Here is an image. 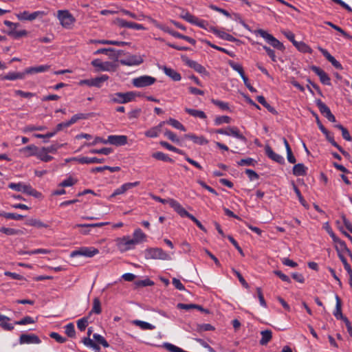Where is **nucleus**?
Masks as SVG:
<instances>
[{
    "label": "nucleus",
    "instance_id": "35",
    "mask_svg": "<svg viewBox=\"0 0 352 352\" xmlns=\"http://www.w3.org/2000/svg\"><path fill=\"white\" fill-rule=\"evenodd\" d=\"M82 342L87 347L91 348L94 352H100V346L94 342L90 338L85 337L82 340Z\"/></svg>",
    "mask_w": 352,
    "mask_h": 352
},
{
    "label": "nucleus",
    "instance_id": "58",
    "mask_svg": "<svg viewBox=\"0 0 352 352\" xmlns=\"http://www.w3.org/2000/svg\"><path fill=\"white\" fill-rule=\"evenodd\" d=\"M93 338L98 344L102 345L104 348H107L109 346V344L107 342V341L101 335L98 334V333H94L93 335Z\"/></svg>",
    "mask_w": 352,
    "mask_h": 352
},
{
    "label": "nucleus",
    "instance_id": "31",
    "mask_svg": "<svg viewBox=\"0 0 352 352\" xmlns=\"http://www.w3.org/2000/svg\"><path fill=\"white\" fill-rule=\"evenodd\" d=\"M163 71L166 76L170 77L174 81H179L182 78L180 74L172 68H169L165 66L163 68Z\"/></svg>",
    "mask_w": 352,
    "mask_h": 352
},
{
    "label": "nucleus",
    "instance_id": "29",
    "mask_svg": "<svg viewBox=\"0 0 352 352\" xmlns=\"http://www.w3.org/2000/svg\"><path fill=\"white\" fill-rule=\"evenodd\" d=\"M146 235L140 228H137L134 230L132 239L136 245L146 241Z\"/></svg>",
    "mask_w": 352,
    "mask_h": 352
},
{
    "label": "nucleus",
    "instance_id": "62",
    "mask_svg": "<svg viewBox=\"0 0 352 352\" xmlns=\"http://www.w3.org/2000/svg\"><path fill=\"white\" fill-rule=\"evenodd\" d=\"M211 102L221 109L226 111L229 110V104L228 102H225L219 100L212 99Z\"/></svg>",
    "mask_w": 352,
    "mask_h": 352
},
{
    "label": "nucleus",
    "instance_id": "59",
    "mask_svg": "<svg viewBox=\"0 0 352 352\" xmlns=\"http://www.w3.org/2000/svg\"><path fill=\"white\" fill-rule=\"evenodd\" d=\"M214 327L210 324H197L196 331L201 333L203 331H214Z\"/></svg>",
    "mask_w": 352,
    "mask_h": 352
},
{
    "label": "nucleus",
    "instance_id": "42",
    "mask_svg": "<svg viewBox=\"0 0 352 352\" xmlns=\"http://www.w3.org/2000/svg\"><path fill=\"white\" fill-rule=\"evenodd\" d=\"M7 34L12 38L17 39L26 36L28 34V32L25 30H16V29L14 30H9Z\"/></svg>",
    "mask_w": 352,
    "mask_h": 352
},
{
    "label": "nucleus",
    "instance_id": "34",
    "mask_svg": "<svg viewBox=\"0 0 352 352\" xmlns=\"http://www.w3.org/2000/svg\"><path fill=\"white\" fill-rule=\"evenodd\" d=\"M187 64L190 67L194 69L199 74H204L207 73L205 67L195 60H188L187 61Z\"/></svg>",
    "mask_w": 352,
    "mask_h": 352
},
{
    "label": "nucleus",
    "instance_id": "64",
    "mask_svg": "<svg viewBox=\"0 0 352 352\" xmlns=\"http://www.w3.org/2000/svg\"><path fill=\"white\" fill-rule=\"evenodd\" d=\"M88 325V319L87 318H82L77 321V327L78 329L82 331H85L86 327Z\"/></svg>",
    "mask_w": 352,
    "mask_h": 352
},
{
    "label": "nucleus",
    "instance_id": "14",
    "mask_svg": "<svg viewBox=\"0 0 352 352\" xmlns=\"http://www.w3.org/2000/svg\"><path fill=\"white\" fill-rule=\"evenodd\" d=\"M19 343L24 344H39L41 343L40 338L35 334H25L23 333L20 336Z\"/></svg>",
    "mask_w": 352,
    "mask_h": 352
},
{
    "label": "nucleus",
    "instance_id": "24",
    "mask_svg": "<svg viewBox=\"0 0 352 352\" xmlns=\"http://www.w3.org/2000/svg\"><path fill=\"white\" fill-rule=\"evenodd\" d=\"M165 124V122H161L158 125L151 128L150 129L145 131L144 134L148 138H156L162 131V126Z\"/></svg>",
    "mask_w": 352,
    "mask_h": 352
},
{
    "label": "nucleus",
    "instance_id": "21",
    "mask_svg": "<svg viewBox=\"0 0 352 352\" xmlns=\"http://www.w3.org/2000/svg\"><path fill=\"white\" fill-rule=\"evenodd\" d=\"M151 21H152V23L154 24V25L156 28H157L158 29H160L165 32L168 33L169 34H170L171 36H173L175 38H180L182 34L171 30L170 28H168V26H166L165 25L160 24L155 19H152Z\"/></svg>",
    "mask_w": 352,
    "mask_h": 352
},
{
    "label": "nucleus",
    "instance_id": "44",
    "mask_svg": "<svg viewBox=\"0 0 352 352\" xmlns=\"http://www.w3.org/2000/svg\"><path fill=\"white\" fill-rule=\"evenodd\" d=\"M228 64L232 67V69H234V71L237 72L240 74V76H241V77L242 78L243 77L246 76L245 75V73H244V71H243V67L240 64L234 63L232 60H230L228 62Z\"/></svg>",
    "mask_w": 352,
    "mask_h": 352
},
{
    "label": "nucleus",
    "instance_id": "50",
    "mask_svg": "<svg viewBox=\"0 0 352 352\" xmlns=\"http://www.w3.org/2000/svg\"><path fill=\"white\" fill-rule=\"evenodd\" d=\"M91 312L96 314H100L102 312L101 303L98 298H95L93 300V307Z\"/></svg>",
    "mask_w": 352,
    "mask_h": 352
},
{
    "label": "nucleus",
    "instance_id": "53",
    "mask_svg": "<svg viewBox=\"0 0 352 352\" xmlns=\"http://www.w3.org/2000/svg\"><path fill=\"white\" fill-rule=\"evenodd\" d=\"M325 23L327 25H329L330 27H331L332 28H333L334 30H336V31L339 32L346 38H351L350 35L346 32H345L343 29H342L340 27L333 24V23L330 22V21H326Z\"/></svg>",
    "mask_w": 352,
    "mask_h": 352
},
{
    "label": "nucleus",
    "instance_id": "56",
    "mask_svg": "<svg viewBox=\"0 0 352 352\" xmlns=\"http://www.w3.org/2000/svg\"><path fill=\"white\" fill-rule=\"evenodd\" d=\"M160 144L161 146H162L163 147L166 148V149H168L169 151H173L175 153H179V154H182V155L184 154V152L182 150H180V149H179V148H177L176 147L172 146L171 144H170L167 142L161 141L160 142Z\"/></svg>",
    "mask_w": 352,
    "mask_h": 352
},
{
    "label": "nucleus",
    "instance_id": "19",
    "mask_svg": "<svg viewBox=\"0 0 352 352\" xmlns=\"http://www.w3.org/2000/svg\"><path fill=\"white\" fill-rule=\"evenodd\" d=\"M320 52L322 54V55L328 60L332 65L338 69H342L343 67L340 63L331 54L325 49L322 47H319Z\"/></svg>",
    "mask_w": 352,
    "mask_h": 352
},
{
    "label": "nucleus",
    "instance_id": "37",
    "mask_svg": "<svg viewBox=\"0 0 352 352\" xmlns=\"http://www.w3.org/2000/svg\"><path fill=\"white\" fill-rule=\"evenodd\" d=\"M256 100L260 104L265 107L272 114L276 115L278 113L277 111L269 103L267 102L265 98L263 96H258L256 97Z\"/></svg>",
    "mask_w": 352,
    "mask_h": 352
},
{
    "label": "nucleus",
    "instance_id": "18",
    "mask_svg": "<svg viewBox=\"0 0 352 352\" xmlns=\"http://www.w3.org/2000/svg\"><path fill=\"white\" fill-rule=\"evenodd\" d=\"M265 151L267 156L271 160L280 164H283L285 163L283 157L279 154L276 153L270 146L267 145L265 146Z\"/></svg>",
    "mask_w": 352,
    "mask_h": 352
},
{
    "label": "nucleus",
    "instance_id": "4",
    "mask_svg": "<svg viewBox=\"0 0 352 352\" xmlns=\"http://www.w3.org/2000/svg\"><path fill=\"white\" fill-rule=\"evenodd\" d=\"M145 258L146 259L170 260L168 254L160 248H150L145 250Z\"/></svg>",
    "mask_w": 352,
    "mask_h": 352
},
{
    "label": "nucleus",
    "instance_id": "47",
    "mask_svg": "<svg viewBox=\"0 0 352 352\" xmlns=\"http://www.w3.org/2000/svg\"><path fill=\"white\" fill-rule=\"evenodd\" d=\"M22 192L26 193L27 195L34 196L35 197H38L40 195V193L38 192L35 189L32 188L30 185L23 184Z\"/></svg>",
    "mask_w": 352,
    "mask_h": 352
},
{
    "label": "nucleus",
    "instance_id": "17",
    "mask_svg": "<svg viewBox=\"0 0 352 352\" xmlns=\"http://www.w3.org/2000/svg\"><path fill=\"white\" fill-rule=\"evenodd\" d=\"M210 30L213 32L215 35H217L218 37L231 42H240V41L236 38H234L231 34H229L223 31H220L215 28L210 27Z\"/></svg>",
    "mask_w": 352,
    "mask_h": 352
},
{
    "label": "nucleus",
    "instance_id": "33",
    "mask_svg": "<svg viewBox=\"0 0 352 352\" xmlns=\"http://www.w3.org/2000/svg\"><path fill=\"white\" fill-rule=\"evenodd\" d=\"M307 168L301 163L294 165L293 167V174L295 176H305L307 175Z\"/></svg>",
    "mask_w": 352,
    "mask_h": 352
},
{
    "label": "nucleus",
    "instance_id": "30",
    "mask_svg": "<svg viewBox=\"0 0 352 352\" xmlns=\"http://www.w3.org/2000/svg\"><path fill=\"white\" fill-rule=\"evenodd\" d=\"M325 135L327 140L344 155H348V153L345 151L337 142L334 140L333 136L326 129L325 133H322Z\"/></svg>",
    "mask_w": 352,
    "mask_h": 352
},
{
    "label": "nucleus",
    "instance_id": "61",
    "mask_svg": "<svg viewBox=\"0 0 352 352\" xmlns=\"http://www.w3.org/2000/svg\"><path fill=\"white\" fill-rule=\"evenodd\" d=\"M231 122V118L228 116H218L214 119V124L220 125L223 123L228 124Z\"/></svg>",
    "mask_w": 352,
    "mask_h": 352
},
{
    "label": "nucleus",
    "instance_id": "11",
    "mask_svg": "<svg viewBox=\"0 0 352 352\" xmlns=\"http://www.w3.org/2000/svg\"><path fill=\"white\" fill-rule=\"evenodd\" d=\"M316 105L320 110V112L327 118V119L332 122H335L336 118L332 114L330 109L320 99L316 101Z\"/></svg>",
    "mask_w": 352,
    "mask_h": 352
},
{
    "label": "nucleus",
    "instance_id": "20",
    "mask_svg": "<svg viewBox=\"0 0 352 352\" xmlns=\"http://www.w3.org/2000/svg\"><path fill=\"white\" fill-rule=\"evenodd\" d=\"M21 154H22L24 157H28L30 156H36L37 153L38 152V148L34 144L28 145L25 147H23L19 150Z\"/></svg>",
    "mask_w": 352,
    "mask_h": 352
},
{
    "label": "nucleus",
    "instance_id": "38",
    "mask_svg": "<svg viewBox=\"0 0 352 352\" xmlns=\"http://www.w3.org/2000/svg\"><path fill=\"white\" fill-rule=\"evenodd\" d=\"M185 111L187 113H188L189 115H190L195 118H199L201 119L206 118V113L203 111H201V110L186 108Z\"/></svg>",
    "mask_w": 352,
    "mask_h": 352
},
{
    "label": "nucleus",
    "instance_id": "52",
    "mask_svg": "<svg viewBox=\"0 0 352 352\" xmlns=\"http://www.w3.org/2000/svg\"><path fill=\"white\" fill-rule=\"evenodd\" d=\"M0 216L3 217L6 219H10L14 220H21L24 217V216L21 214L5 212L0 213Z\"/></svg>",
    "mask_w": 352,
    "mask_h": 352
},
{
    "label": "nucleus",
    "instance_id": "8",
    "mask_svg": "<svg viewBox=\"0 0 352 352\" xmlns=\"http://www.w3.org/2000/svg\"><path fill=\"white\" fill-rule=\"evenodd\" d=\"M156 82V78L150 76H141L133 79L132 84L135 87L150 86Z\"/></svg>",
    "mask_w": 352,
    "mask_h": 352
},
{
    "label": "nucleus",
    "instance_id": "25",
    "mask_svg": "<svg viewBox=\"0 0 352 352\" xmlns=\"http://www.w3.org/2000/svg\"><path fill=\"white\" fill-rule=\"evenodd\" d=\"M74 160L77 161L80 164H94V163H103L104 162V159L103 158H97V157H74Z\"/></svg>",
    "mask_w": 352,
    "mask_h": 352
},
{
    "label": "nucleus",
    "instance_id": "57",
    "mask_svg": "<svg viewBox=\"0 0 352 352\" xmlns=\"http://www.w3.org/2000/svg\"><path fill=\"white\" fill-rule=\"evenodd\" d=\"M63 146H64V144H52L49 146L43 147L42 148L43 149V151H45L47 153H56V151L58 148H61Z\"/></svg>",
    "mask_w": 352,
    "mask_h": 352
},
{
    "label": "nucleus",
    "instance_id": "28",
    "mask_svg": "<svg viewBox=\"0 0 352 352\" xmlns=\"http://www.w3.org/2000/svg\"><path fill=\"white\" fill-rule=\"evenodd\" d=\"M119 25L122 28H128L138 30H144V28L142 24L136 23L134 22L126 21L124 19L119 20Z\"/></svg>",
    "mask_w": 352,
    "mask_h": 352
},
{
    "label": "nucleus",
    "instance_id": "46",
    "mask_svg": "<svg viewBox=\"0 0 352 352\" xmlns=\"http://www.w3.org/2000/svg\"><path fill=\"white\" fill-rule=\"evenodd\" d=\"M166 122L177 129L181 130L182 131H186V127L178 120L174 118H169Z\"/></svg>",
    "mask_w": 352,
    "mask_h": 352
},
{
    "label": "nucleus",
    "instance_id": "43",
    "mask_svg": "<svg viewBox=\"0 0 352 352\" xmlns=\"http://www.w3.org/2000/svg\"><path fill=\"white\" fill-rule=\"evenodd\" d=\"M335 127L338 129L339 130L341 131L342 132V138L346 140V141H349V142H352V137L349 134V131L347 130V129H346L345 127H344L342 124H337L335 125Z\"/></svg>",
    "mask_w": 352,
    "mask_h": 352
},
{
    "label": "nucleus",
    "instance_id": "12",
    "mask_svg": "<svg viewBox=\"0 0 352 352\" xmlns=\"http://www.w3.org/2000/svg\"><path fill=\"white\" fill-rule=\"evenodd\" d=\"M140 185V182H128L122 184L120 187L116 188L113 192L109 196V199L116 197L117 195H122L127 190L132 188L136 187Z\"/></svg>",
    "mask_w": 352,
    "mask_h": 352
},
{
    "label": "nucleus",
    "instance_id": "27",
    "mask_svg": "<svg viewBox=\"0 0 352 352\" xmlns=\"http://www.w3.org/2000/svg\"><path fill=\"white\" fill-rule=\"evenodd\" d=\"M50 66L47 65H38L35 67H30L25 69V73L27 74H34L37 73H42L47 72L50 69Z\"/></svg>",
    "mask_w": 352,
    "mask_h": 352
},
{
    "label": "nucleus",
    "instance_id": "41",
    "mask_svg": "<svg viewBox=\"0 0 352 352\" xmlns=\"http://www.w3.org/2000/svg\"><path fill=\"white\" fill-rule=\"evenodd\" d=\"M152 157L157 160H161L163 162H173V159L169 157L168 155H166L162 152H160V151L155 152V153H153Z\"/></svg>",
    "mask_w": 352,
    "mask_h": 352
},
{
    "label": "nucleus",
    "instance_id": "45",
    "mask_svg": "<svg viewBox=\"0 0 352 352\" xmlns=\"http://www.w3.org/2000/svg\"><path fill=\"white\" fill-rule=\"evenodd\" d=\"M36 157L41 160L43 162H48L53 160V157L51 155H49L47 152L43 151V148H41L36 154Z\"/></svg>",
    "mask_w": 352,
    "mask_h": 352
},
{
    "label": "nucleus",
    "instance_id": "55",
    "mask_svg": "<svg viewBox=\"0 0 352 352\" xmlns=\"http://www.w3.org/2000/svg\"><path fill=\"white\" fill-rule=\"evenodd\" d=\"M65 332L67 336L69 338H75L76 337V331L74 328V325L73 323H69L65 327Z\"/></svg>",
    "mask_w": 352,
    "mask_h": 352
},
{
    "label": "nucleus",
    "instance_id": "36",
    "mask_svg": "<svg viewBox=\"0 0 352 352\" xmlns=\"http://www.w3.org/2000/svg\"><path fill=\"white\" fill-rule=\"evenodd\" d=\"M261 339L260 340V344L261 345H266L272 338V332L271 330L267 329L261 332Z\"/></svg>",
    "mask_w": 352,
    "mask_h": 352
},
{
    "label": "nucleus",
    "instance_id": "54",
    "mask_svg": "<svg viewBox=\"0 0 352 352\" xmlns=\"http://www.w3.org/2000/svg\"><path fill=\"white\" fill-rule=\"evenodd\" d=\"M293 188H294V190L296 192V195H297V197L298 198V200L300 202V204L305 208H309V205L307 204V201L305 200V199L302 196L301 192H300V190L298 189V188L294 183H293Z\"/></svg>",
    "mask_w": 352,
    "mask_h": 352
},
{
    "label": "nucleus",
    "instance_id": "13",
    "mask_svg": "<svg viewBox=\"0 0 352 352\" xmlns=\"http://www.w3.org/2000/svg\"><path fill=\"white\" fill-rule=\"evenodd\" d=\"M120 62L123 65H138L143 63V58L139 55H130L124 59H121Z\"/></svg>",
    "mask_w": 352,
    "mask_h": 352
},
{
    "label": "nucleus",
    "instance_id": "49",
    "mask_svg": "<svg viewBox=\"0 0 352 352\" xmlns=\"http://www.w3.org/2000/svg\"><path fill=\"white\" fill-rule=\"evenodd\" d=\"M336 309L333 312V315L337 319H340L342 318L343 315L342 313V308H341V301L340 298L336 296Z\"/></svg>",
    "mask_w": 352,
    "mask_h": 352
},
{
    "label": "nucleus",
    "instance_id": "23",
    "mask_svg": "<svg viewBox=\"0 0 352 352\" xmlns=\"http://www.w3.org/2000/svg\"><path fill=\"white\" fill-rule=\"evenodd\" d=\"M326 230L328 232V234L330 235V236L332 238L333 241L334 242L338 243V245H340V248L342 250H347L349 252V254H350V250L347 248L345 242L344 241L340 240L339 238H338L336 236V234H334V232H333L332 229L329 226H327Z\"/></svg>",
    "mask_w": 352,
    "mask_h": 352
},
{
    "label": "nucleus",
    "instance_id": "63",
    "mask_svg": "<svg viewBox=\"0 0 352 352\" xmlns=\"http://www.w3.org/2000/svg\"><path fill=\"white\" fill-rule=\"evenodd\" d=\"M34 320L30 316H25L20 320L15 321L14 322V324L19 325H25L28 324H33L34 323Z\"/></svg>",
    "mask_w": 352,
    "mask_h": 352
},
{
    "label": "nucleus",
    "instance_id": "10",
    "mask_svg": "<svg viewBox=\"0 0 352 352\" xmlns=\"http://www.w3.org/2000/svg\"><path fill=\"white\" fill-rule=\"evenodd\" d=\"M57 17L60 24L65 28L69 27L75 21L68 10H58Z\"/></svg>",
    "mask_w": 352,
    "mask_h": 352
},
{
    "label": "nucleus",
    "instance_id": "3",
    "mask_svg": "<svg viewBox=\"0 0 352 352\" xmlns=\"http://www.w3.org/2000/svg\"><path fill=\"white\" fill-rule=\"evenodd\" d=\"M254 32L255 34L263 37L273 47L276 48L280 51H283L285 50L283 44L280 43L278 39H276L273 35L269 34L265 30L258 29L256 30Z\"/></svg>",
    "mask_w": 352,
    "mask_h": 352
},
{
    "label": "nucleus",
    "instance_id": "16",
    "mask_svg": "<svg viewBox=\"0 0 352 352\" xmlns=\"http://www.w3.org/2000/svg\"><path fill=\"white\" fill-rule=\"evenodd\" d=\"M107 142L113 145L122 146L127 143V137L126 135H111L108 137Z\"/></svg>",
    "mask_w": 352,
    "mask_h": 352
},
{
    "label": "nucleus",
    "instance_id": "51",
    "mask_svg": "<svg viewBox=\"0 0 352 352\" xmlns=\"http://www.w3.org/2000/svg\"><path fill=\"white\" fill-rule=\"evenodd\" d=\"M299 51L304 53H311V49L303 42H298L294 45Z\"/></svg>",
    "mask_w": 352,
    "mask_h": 352
},
{
    "label": "nucleus",
    "instance_id": "15",
    "mask_svg": "<svg viewBox=\"0 0 352 352\" xmlns=\"http://www.w3.org/2000/svg\"><path fill=\"white\" fill-rule=\"evenodd\" d=\"M311 69L316 75L319 76L320 80L322 84L327 85H331V79L324 71L314 65L312 66Z\"/></svg>",
    "mask_w": 352,
    "mask_h": 352
},
{
    "label": "nucleus",
    "instance_id": "48",
    "mask_svg": "<svg viewBox=\"0 0 352 352\" xmlns=\"http://www.w3.org/2000/svg\"><path fill=\"white\" fill-rule=\"evenodd\" d=\"M50 252V251L49 250L39 248V249H36V250H32V251L21 250V251L19 252V254L21 255H23V254L32 255V254H48Z\"/></svg>",
    "mask_w": 352,
    "mask_h": 352
},
{
    "label": "nucleus",
    "instance_id": "9",
    "mask_svg": "<svg viewBox=\"0 0 352 352\" xmlns=\"http://www.w3.org/2000/svg\"><path fill=\"white\" fill-rule=\"evenodd\" d=\"M108 79L109 76L107 75L104 74L94 78L81 80L79 82V85H86L89 87H96L100 88L102 87V83L106 82Z\"/></svg>",
    "mask_w": 352,
    "mask_h": 352
},
{
    "label": "nucleus",
    "instance_id": "32",
    "mask_svg": "<svg viewBox=\"0 0 352 352\" xmlns=\"http://www.w3.org/2000/svg\"><path fill=\"white\" fill-rule=\"evenodd\" d=\"M27 74L25 70L23 72H9L1 78L3 80H14L16 79H23Z\"/></svg>",
    "mask_w": 352,
    "mask_h": 352
},
{
    "label": "nucleus",
    "instance_id": "40",
    "mask_svg": "<svg viewBox=\"0 0 352 352\" xmlns=\"http://www.w3.org/2000/svg\"><path fill=\"white\" fill-rule=\"evenodd\" d=\"M25 224L27 226H34V227H36V228H47L48 227V225L43 223L39 219H28L26 221V222H25Z\"/></svg>",
    "mask_w": 352,
    "mask_h": 352
},
{
    "label": "nucleus",
    "instance_id": "26",
    "mask_svg": "<svg viewBox=\"0 0 352 352\" xmlns=\"http://www.w3.org/2000/svg\"><path fill=\"white\" fill-rule=\"evenodd\" d=\"M186 139L191 140L195 144L199 145L207 144L208 141L202 135L197 136L193 133H188L184 135Z\"/></svg>",
    "mask_w": 352,
    "mask_h": 352
},
{
    "label": "nucleus",
    "instance_id": "22",
    "mask_svg": "<svg viewBox=\"0 0 352 352\" xmlns=\"http://www.w3.org/2000/svg\"><path fill=\"white\" fill-rule=\"evenodd\" d=\"M227 135L236 138L244 142H247V138L241 133L239 129L236 126H228Z\"/></svg>",
    "mask_w": 352,
    "mask_h": 352
},
{
    "label": "nucleus",
    "instance_id": "2",
    "mask_svg": "<svg viewBox=\"0 0 352 352\" xmlns=\"http://www.w3.org/2000/svg\"><path fill=\"white\" fill-rule=\"evenodd\" d=\"M136 94L133 91H128L126 93L117 92L109 96L110 101L113 103L124 104L133 101Z\"/></svg>",
    "mask_w": 352,
    "mask_h": 352
},
{
    "label": "nucleus",
    "instance_id": "39",
    "mask_svg": "<svg viewBox=\"0 0 352 352\" xmlns=\"http://www.w3.org/2000/svg\"><path fill=\"white\" fill-rule=\"evenodd\" d=\"M133 324L139 327L142 330H153L155 327L147 322L135 320L133 321Z\"/></svg>",
    "mask_w": 352,
    "mask_h": 352
},
{
    "label": "nucleus",
    "instance_id": "6",
    "mask_svg": "<svg viewBox=\"0 0 352 352\" xmlns=\"http://www.w3.org/2000/svg\"><path fill=\"white\" fill-rule=\"evenodd\" d=\"M116 245L120 251L124 252L135 248L136 244L129 236H124L116 240Z\"/></svg>",
    "mask_w": 352,
    "mask_h": 352
},
{
    "label": "nucleus",
    "instance_id": "1",
    "mask_svg": "<svg viewBox=\"0 0 352 352\" xmlns=\"http://www.w3.org/2000/svg\"><path fill=\"white\" fill-rule=\"evenodd\" d=\"M171 208H173V210L182 217H188L190 220H192L197 226L202 231L206 232V229L205 227L201 224V223L192 214H190L188 212H187L184 208L178 202V201H171Z\"/></svg>",
    "mask_w": 352,
    "mask_h": 352
},
{
    "label": "nucleus",
    "instance_id": "5",
    "mask_svg": "<svg viewBox=\"0 0 352 352\" xmlns=\"http://www.w3.org/2000/svg\"><path fill=\"white\" fill-rule=\"evenodd\" d=\"M91 65L96 68L98 72H116L118 65L113 62H102L100 59H94L91 61Z\"/></svg>",
    "mask_w": 352,
    "mask_h": 352
},
{
    "label": "nucleus",
    "instance_id": "60",
    "mask_svg": "<svg viewBox=\"0 0 352 352\" xmlns=\"http://www.w3.org/2000/svg\"><path fill=\"white\" fill-rule=\"evenodd\" d=\"M0 232L1 233H3L6 235H16L20 233V230H16L14 228H6V227H1L0 228Z\"/></svg>",
    "mask_w": 352,
    "mask_h": 352
},
{
    "label": "nucleus",
    "instance_id": "7",
    "mask_svg": "<svg viewBox=\"0 0 352 352\" xmlns=\"http://www.w3.org/2000/svg\"><path fill=\"white\" fill-rule=\"evenodd\" d=\"M99 253V250L94 247H82L78 250H74L71 252V257L78 256H83L88 258H91Z\"/></svg>",
    "mask_w": 352,
    "mask_h": 352
}]
</instances>
